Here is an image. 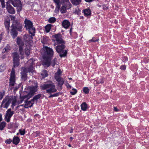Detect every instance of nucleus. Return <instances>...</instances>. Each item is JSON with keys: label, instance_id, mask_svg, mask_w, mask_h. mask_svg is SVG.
Masks as SVG:
<instances>
[{"label": "nucleus", "instance_id": "obj_4", "mask_svg": "<svg viewBox=\"0 0 149 149\" xmlns=\"http://www.w3.org/2000/svg\"><path fill=\"white\" fill-rule=\"evenodd\" d=\"M22 24L17 20L13 21L12 25L10 26V33L13 38L17 37L18 34L17 31L19 32L22 31Z\"/></svg>", "mask_w": 149, "mask_h": 149}, {"label": "nucleus", "instance_id": "obj_48", "mask_svg": "<svg viewBox=\"0 0 149 149\" xmlns=\"http://www.w3.org/2000/svg\"><path fill=\"white\" fill-rule=\"evenodd\" d=\"M127 57H124L122 58V61L124 62H125L127 61Z\"/></svg>", "mask_w": 149, "mask_h": 149}, {"label": "nucleus", "instance_id": "obj_2", "mask_svg": "<svg viewBox=\"0 0 149 149\" xmlns=\"http://www.w3.org/2000/svg\"><path fill=\"white\" fill-rule=\"evenodd\" d=\"M41 53L43 59V65L47 67L49 66L51 58L53 55V51L52 49L45 47L42 50Z\"/></svg>", "mask_w": 149, "mask_h": 149}, {"label": "nucleus", "instance_id": "obj_64", "mask_svg": "<svg viewBox=\"0 0 149 149\" xmlns=\"http://www.w3.org/2000/svg\"><path fill=\"white\" fill-rule=\"evenodd\" d=\"M72 130H71V131H70V133H72Z\"/></svg>", "mask_w": 149, "mask_h": 149}, {"label": "nucleus", "instance_id": "obj_16", "mask_svg": "<svg viewBox=\"0 0 149 149\" xmlns=\"http://www.w3.org/2000/svg\"><path fill=\"white\" fill-rule=\"evenodd\" d=\"M31 34V35H25L24 37V39L26 41L31 42H32V39H33V36H34L35 35V33H34V35L33 36L32 33H30Z\"/></svg>", "mask_w": 149, "mask_h": 149}, {"label": "nucleus", "instance_id": "obj_20", "mask_svg": "<svg viewBox=\"0 0 149 149\" xmlns=\"http://www.w3.org/2000/svg\"><path fill=\"white\" fill-rule=\"evenodd\" d=\"M20 141L19 138L17 136H15L13 140V144L17 145Z\"/></svg>", "mask_w": 149, "mask_h": 149}, {"label": "nucleus", "instance_id": "obj_45", "mask_svg": "<svg viewBox=\"0 0 149 149\" xmlns=\"http://www.w3.org/2000/svg\"><path fill=\"white\" fill-rule=\"evenodd\" d=\"M11 142L12 140L10 139H7L5 141V143L8 144H10L11 143Z\"/></svg>", "mask_w": 149, "mask_h": 149}, {"label": "nucleus", "instance_id": "obj_3", "mask_svg": "<svg viewBox=\"0 0 149 149\" xmlns=\"http://www.w3.org/2000/svg\"><path fill=\"white\" fill-rule=\"evenodd\" d=\"M12 4L14 7H16L18 11H20L22 9V4L20 0H8L6 2V8L8 12L11 14H14L15 10L10 4Z\"/></svg>", "mask_w": 149, "mask_h": 149}, {"label": "nucleus", "instance_id": "obj_24", "mask_svg": "<svg viewBox=\"0 0 149 149\" xmlns=\"http://www.w3.org/2000/svg\"><path fill=\"white\" fill-rule=\"evenodd\" d=\"M41 75L42 77V78H45L47 77L48 74L47 71L45 70H43L41 73Z\"/></svg>", "mask_w": 149, "mask_h": 149}, {"label": "nucleus", "instance_id": "obj_36", "mask_svg": "<svg viewBox=\"0 0 149 149\" xmlns=\"http://www.w3.org/2000/svg\"><path fill=\"white\" fill-rule=\"evenodd\" d=\"M25 54L26 55L28 56L30 54V50L27 47H26V48H25Z\"/></svg>", "mask_w": 149, "mask_h": 149}, {"label": "nucleus", "instance_id": "obj_25", "mask_svg": "<svg viewBox=\"0 0 149 149\" xmlns=\"http://www.w3.org/2000/svg\"><path fill=\"white\" fill-rule=\"evenodd\" d=\"M6 123L4 121H3L0 123V130H3L6 127Z\"/></svg>", "mask_w": 149, "mask_h": 149}, {"label": "nucleus", "instance_id": "obj_33", "mask_svg": "<svg viewBox=\"0 0 149 149\" xmlns=\"http://www.w3.org/2000/svg\"><path fill=\"white\" fill-rule=\"evenodd\" d=\"M5 95V91L4 90H2L0 92V100H1L3 98Z\"/></svg>", "mask_w": 149, "mask_h": 149}, {"label": "nucleus", "instance_id": "obj_57", "mask_svg": "<svg viewBox=\"0 0 149 149\" xmlns=\"http://www.w3.org/2000/svg\"><path fill=\"white\" fill-rule=\"evenodd\" d=\"M19 88V86H16V87L15 89V90H17L18 88Z\"/></svg>", "mask_w": 149, "mask_h": 149}, {"label": "nucleus", "instance_id": "obj_43", "mask_svg": "<svg viewBox=\"0 0 149 149\" xmlns=\"http://www.w3.org/2000/svg\"><path fill=\"white\" fill-rule=\"evenodd\" d=\"M99 40V39H97L96 40H95V38L93 37L92 38V39L90 40L89 41V42L90 43L91 42H95L96 41H98Z\"/></svg>", "mask_w": 149, "mask_h": 149}, {"label": "nucleus", "instance_id": "obj_44", "mask_svg": "<svg viewBox=\"0 0 149 149\" xmlns=\"http://www.w3.org/2000/svg\"><path fill=\"white\" fill-rule=\"evenodd\" d=\"M19 131L21 135H24L25 134V132L24 130L22 131L21 130H19Z\"/></svg>", "mask_w": 149, "mask_h": 149}, {"label": "nucleus", "instance_id": "obj_6", "mask_svg": "<svg viewBox=\"0 0 149 149\" xmlns=\"http://www.w3.org/2000/svg\"><path fill=\"white\" fill-rule=\"evenodd\" d=\"M40 89L42 90H46V93L49 94L55 92L57 90L55 86L52 82L45 83L40 86Z\"/></svg>", "mask_w": 149, "mask_h": 149}, {"label": "nucleus", "instance_id": "obj_19", "mask_svg": "<svg viewBox=\"0 0 149 149\" xmlns=\"http://www.w3.org/2000/svg\"><path fill=\"white\" fill-rule=\"evenodd\" d=\"M10 21L9 20L6 21L4 22L5 26L6 28V29L8 33H9L10 31Z\"/></svg>", "mask_w": 149, "mask_h": 149}, {"label": "nucleus", "instance_id": "obj_28", "mask_svg": "<svg viewBox=\"0 0 149 149\" xmlns=\"http://www.w3.org/2000/svg\"><path fill=\"white\" fill-rule=\"evenodd\" d=\"M52 25L51 24H48L45 27L46 31L48 33L49 32L51 29Z\"/></svg>", "mask_w": 149, "mask_h": 149}, {"label": "nucleus", "instance_id": "obj_7", "mask_svg": "<svg viewBox=\"0 0 149 149\" xmlns=\"http://www.w3.org/2000/svg\"><path fill=\"white\" fill-rule=\"evenodd\" d=\"M24 28L28 31L29 33H32L33 36L35 33L36 29L34 27L33 22L30 20L26 18L24 21Z\"/></svg>", "mask_w": 149, "mask_h": 149}, {"label": "nucleus", "instance_id": "obj_34", "mask_svg": "<svg viewBox=\"0 0 149 149\" xmlns=\"http://www.w3.org/2000/svg\"><path fill=\"white\" fill-rule=\"evenodd\" d=\"M4 49H5V51L6 52H9L10 50V47L8 44H7L6 46L4 47Z\"/></svg>", "mask_w": 149, "mask_h": 149}, {"label": "nucleus", "instance_id": "obj_56", "mask_svg": "<svg viewBox=\"0 0 149 149\" xmlns=\"http://www.w3.org/2000/svg\"><path fill=\"white\" fill-rule=\"evenodd\" d=\"M93 0H85L86 2H90L92 1Z\"/></svg>", "mask_w": 149, "mask_h": 149}, {"label": "nucleus", "instance_id": "obj_52", "mask_svg": "<svg viewBox=\"0 0 149 149\" xmlns=\"http://www.w3.org/2000/svg\"><path fill=\"white\" fill-rule=\"evenodd\" d=\"M11 110V109L10 108L8 109L7 111H6V113H9V112H12Z\"/></svg>", "mask_w": 149, "mask_h": 149}, {"label": "nucleus", "instance_id": "obj_47", "mask_svg": "<svg viewBox=\"0 0 149 149\" xmlns=\"http://www.w3.org/2000/svg\"><path fill=\"white\" fill-rule=\"evenodd\" d=\"M126 68V66L125 65H122L120 66V69L121 70H125Z\"/></svg>", "mask_w": 149, "mask_h": 149}, {"label": "nucleus", "instance_id": "obj_35", "mask_svg": "<svg viewBox=\"0 0 149 149\" xmlns=\"http://www.w3.org/2000/svg\"><path fill=\"white\" fill-rule=\"evenodd\" d=\"M6 69V67L3 65H0V72H3Z\"/></svg>", "mask_w": 149, "mask_h": 149}, {"label": "nucleus", "instance_id": "obj_30", "mask_svg": "<svg viewBox=\"0 0 149 149\" xmlns=\"http://www.w3.org/2000/svg\"><path fill=\"white\" fill-rule=\"evenodd\" d=\"M63 5L65 6V7L66 8L67 10L69 9L71 7V4H70V2H68L66 3H65V4H64Z\"/></svg>", "mask_w": 149, "mask_h": 149}, {"label": "nucleus", "instance_id": "obj_18", "mask_svg": "<svg viewBox=\"0 0 149 149\" xmlns=\"http://www.w3.org/2000/svg\"><path fill=\"white\" fill-rule=\"evenodd\" d=\"M11 55L13 58V60H20L19 55L17 52L12 53Z\"/></svg>", "mask_w": 149, "mask_h": 149}, {"label": "nucleus", "instance_id": "obj_50", "mask_svg": "<svg viewBox=\"0 0 149 149\" xmlns=\"http://www.w3.org/2000/svg\"><path fill=\"white\" fill-rule=\"evenodd\" d=\"M58 93H55V94H54L53 95H52V96H53V97H56V96H57L58 95Z\"/></svg>", "mask_w": 149, "mask_h": 149}, {"label": "nucleus", "instance_id": "obj_10", "mask_svg": "<svg viewBox=\"0 0 149 149\" xmlns=\"http://www.w3.org/2000/svg\"><path fill=\"white\" fill-rule=\"evenodd\" d=\"M11 102V100L8 97H5L3 99L1 104L0 106V107H3L4 108L7 109L9 105Z\"/></svg>", "mask_w": 149, "mask_h": 149}, {"label": "nucleus", "instance_id": "obj_46", "mask_svg": "<svg viewBox=\"0 0 149 149\" xmlns=\"http://www.w3.org/2000/svg\"><path fill=\"white\" fill-rule=\"evenodd\" d=\"M61 74V70L60 69H58L56 73H55V75L57 76H59L58 75Z\"/></svg>", "mask_w": 149, "mask_h": 149}, {"label": "nucleus", "instance_id": "obj_23", "mask_svg": "<svg viewBox=\"0 0 149 149\" xmlns=\"http://www.w3.org/2000/svg\"><path fill=\"white\" fill-rule=\"evenodd\" d=\"M81 0H71V2L73 5L77 6L81 3Z\"/></svg>", "mask_w": 149, "mask_h": 149}, {"label": "nucleus", "instance_id": "obj_12", "mask_svg": "<svg viewBox=\"0 0 149 149\" xmlns=\"http://www.w3.org/2000/svg\"><path fill=\"white\" fill-rule=\"evenodd\" d=\"M28 65L27 67V71L28 72H33L34 71V63L31 60H29L28 62Z\"/></svg>", "mask_w": 149, "mask_h": 149}, {"label": "nucleus", "instance_id": "obj_61", "mask_svg": "<svg viewBox=\"0 0 149 149\" xmlns=\"http://www.w3.org/2000/svg\"><path fill=\"white\" fill-rule=\"evenodd\" d=\"M72 28H71L70 30V32L71 33L72 31Z\"/></svg>", "mask_w": 149, "mask_h": 149}, {"label": "nucleus", "instance_id": "obj_22", "mask_svg": "<svg viewBox=\"0 0 149 149\" xmlns=\"http://www.w3.org/2000/svg\"><path fill=\"white\" fill-rule=\"evenodd\" d=\"M84 15L86 16L90 15L91 14L90 10L88 8L84 10Z\"/></svg>", "mask_w": 149, "mask_h": 149}, {"label": "nucleus", "instance_id": "obj_51", "mask_svg": "<svg viewBox=\"0 0 149 149\" xmlns=\"http://www.w3.org/2000/svg\"><path fill=\"white\" fill-rule=\"evenodd\" d=\"M66 85L68 88H71V85H69V84L68 83H66Z\"/></svg>", "mask_w": 149, "mask_h": 149}, {"label": "nucleus", "instance_id": "obj_60", "mask_svg": "<svg viewBox=\"0 0 149 149\" xmlns=\"http://www.w3.org/2000/svg\"><path fill=\"white\" fill-rule=\"evenodd\" d=\"M0 118H2V114L1 113L0 114Z\"/></svg>", "mask_w": 149, "mask_h": 149}, {"label": "nucleus", "instance_id": "obj_9", "mask_svg": "<svg viewBox=\"0 0 149 149\" xmlns=\"http://www.w3.org/2000/svg\"><path fill=\"white\" fill-rule=\"evenodd\" d=\"M17 43L19 45V52L21 56V59H23L24 58V52L23 50V46L24 44L22 43L20 40H17Z\"/></svg>", "mask_w": 149, "mask_h": 149}, {"label": "nucleus", "instance_id": "obj_63", "mask_svg": "<svg viewBox=\"0 0 149 149\" xmlns=\"http://www.w3.org/2000/svg\"><path fill=\"white\" fill-rule=\"evenodd\" d=\"M69 79H70V80H72V78H69Z\"/></svg>", "mask_w": 149, "mask_h": 149}, {"label": "nucleus", "instance_id": "obj_5", "mask_svg": "<svg viewBox=\"0 0 149 149\" xmlns=\"http://www.w3.org/2000/svg\"><path fill=\"white\" fill-rule=\"evenodd\" d=\"M32 83L33 84L34 86H33L32 85L30 87V91L29 93L26 95L20 97L21 103H22L25 98H27V99H29L34 95V93L37 91V88L38 87L37 82L34 81H32Z\"/></svg>", "mask_w": 149, "mask_h": 149}, {"label": "nucleus", "instance_id": "obj_53", "mask_svg": "<svg viewBox=\"0 0 149 149\" xmlns=\"http://www.w3.org/2000/svg\"><path fill=\"white\" fill-rule=\"evenodd\" d=\"M114 110L115 111H118V109H117L116 107H114Z\"/></svg>", "mask_w": 149, "mask_h": 149}, {"label": "nucleus", "instance_id": "obj_58", "mask_svg": "<svg viewBox=\"0 0 149 149\" xmlns=\"http://www.w3.org/2000/svg\"><path fill=\"white\" fill-rule=\"evenodd\" d=\"M53 97V96H52V95H50L49 97V98H51V97Z\"/></svg>", "mask_w": 149, "mask_h": 149}, {"label": "nucleus", "instance_id": "obj_26", "mask_svg": "<svg viewBox=\"0 0 149 149\" xmlns=\"http://www.w3.org/2000/svg\"><path fill=\"white\" fill-rule=\"evenodd\" d=\"M19 61L20 60H13V68H15L17 67L19 65Z\"/></svg>", "mask_w": 149, "mask_h": 149}, {"label": "nucleus", "instance_id": "obj_13", "mask_svg": "<svg viewBox=\"0 0 149 149\" xmlns=\"http://www.w3.org/2000/svg\"><path fill=\"white\" fill-rule=\"evenodd\" d=\"M55 78L56 80L58 82V85L59 87H60V88L61 89L62 87V86L64 84V81L63 79L59 76H55Z\"/></svg>", "mask_w": 149, "mask_h": 149}, {"label": "nucleus", "instance_id": "obj_39", "mask_svg": "<svg viewBox=\"0 0 149 149\" xmlns=\"http://www.w3.org/2000/svg\"><path fill=\"white\" fill-rule=\"evenodd\" d=\"M83 91L86 94H88V93L89 90L88 88L87 87H84L83 88Z\"/></svg>", "mask_w": 149, "mask_h": 149}, {"label": "nucleus", "instance_id": "obj_15", "mask_svg": "<svg viewBox=\"0 0 149 149\" xmlns=\"http://www.w3.org/2000/svg\"><path fill=\"white\" fill-rule=\"evenodd\" d=\"M26 100H25V104L24 105V107L25 108H28L29 107H31L33 105L34 103V102L31 101H31H28L27 100H28L27 98H25Z\"/></svg>", "mask_w": 149, "mask_h": 149}, {"label": "nucleus", "instance_id": "obj_55", "mask_svg": "<svg viewBox=\"0 0 149 149\" xmlns=\"http://www.w3.org/2000/svg\"><path fill=\"white\" fill-rule=\"evenodd\" d=\"M6 52V51H5V49H4V48L2 50V53H5V52Z\"/></svg>", "mask_w": 149, "mask_h": 149}, {"label": "nucleus", "instance_id": "obj_54", "mask_svg": "<svg viewBox=\"0 0 149 149\" xmlns=\"http://www.w3.org/2000/svg\"><path fill=\"white\" fill-rule=\"evenodd\" d=\"M15 105V102H12V105L11 106H14Z\"/></svg>", "mask_w": 149, "mask_h": 149}, {"label": "nucleus", "instance_id": "obj_32", "mask_svg": "<svg viewBox=\"0 0 149 149\" xmlns=\"http://www.w3.org/2000/svg\"><path fill=\"white\" fill-rule=\"evenodd\" d=\"M66 10H67V9L65 7V6L63 5L61 9L60 12L62 13H65Z\"/></svg>", "mask_w": 149, "mask_h": 149}, {"label": "nucleus", "instance_id": "obj_27", "mask_svg": "<svg viewBox=\"0 0 149 149\" xmlns=\"http://www.w3.org/2000/svg\"><path fill=\"white\" fill-rule=\"evenodd\" d=\"M54 2L56 4V6L58 9H59L61 7V3L60 0H53Z\"/></svg>", "mask_w": 149, "mask_h": 149}, {"label": "nucleus", "instance_id": "obj_17", "mask_svg": "<svg viewBox=\"0 0 149 149\" xmlns=\"http://www.w3.org/2000/svg\"><path fill=\"white\" fill-rule=\"evenodd\" d=\"M63 26L65 29H67L70 26V22L68 20H64L62 22Z\"/></svg>", "mask_w": 149, "mask_h": 149}, {"label": "nucleus", "instance_id": "obj_37", "mask_svg": "<svg viewBox=\"0 0 149 149\" xmlns=\"http://www.w3.org/2000/svg\"><path fill=\"white\" fill-rule=\"evenodd\" d=\"M77 92V90L73 88L72 89L71 91H70V93L72 95H74Z\"/></svg>", "mask_w": 149, "mask_h": 149}, {"label": "nucleus", "instance_id": "obj_38", "mask_svg": "<svg viewBox=\"0 0 149 149\" xmlns=\"http://www.w3.org/2000/svg\"><path fill=\"white\" fill-rule=\"evenodd\" d=\"M56 60H57L56 58H54V59L52 61L51 65L53 67H54L56 64Z\"/></svg>", "mask_w": 149, "mask_h": 149}, {"label": "nucleus", "instance_id": "obj_31", "mask_svg": "<svg viewBox=\"0 0 149 149\" xmlns=\"http://www.w3.org/2000/svg\"><path fill=\"white\" fill-rule=\"evenodd\" d=\"M56 19L55 18L52 17L48 19V22L49 23H52L56 21Z\"/></svg>", "mask_w": 149, "mask_h": 149}, {"label": "nucleus", "instance_id": "obj_29", "mask_svg": "<svg viewBox=\"0 0 149 149\" xmlns=\"http://www.w3.org/2000/svg\"><path fill=\"white\" fill-rule=\"evenodd\" d=\"M41 94H39L37 95H36L33 98L31 99V101L32 102H34L35 100H37L38 99H39L40 97H41Z\"/></svg>", "mask_w": 149, "mask_h": 149}, {"label": "nucleus", "instance_id": "obj_21", "mask_svg": "<svg viewBox=\"0 0 149 149\" xmlns=\"http://www.w3.org/2000/svg\"><path fill=\"white\" fill-rule=\"evenodd\" d=\"M81 109L83 111H85L86 110L88 107L87 104L86 102H83L81 105Z\"/></svg>", "mask_w": 149, "mask_h": 149}, {"label": "nucleus", "instance_id": "obj_11", "mask_svg": "<svg viewBox=\"0 0 149 149\" xmlns=\"http://www.w3.org/2000/svg\"><path fill=\"white\" fill-rule=\"evenodd\" d=\"M27 68L25 67H22L21 68V79L22 81H26L27 78Z\"/></svg>", "mask_w": 149, "mask_h": 149}, {"label": "nucleus", "instance_id": "obj_8", "mask_svg": "<svg viewBox=\"0 0 149 149\" xmlns=\"http://www.w3.org/2000/svg\"><path fill=\"white\" fill-rule=\"evenodd\" d=\"M15 70L14 68H12L10 73V77L9 79V86H14L16 83L15 82Z\"/></svg>", "mask_w": 149, "mask_h": 149}, {"label": "nucleus", "instance_id": "obj_42", "mask_svg": "<svg viewBox=\"0 0 149 149\" xmlns=\"http://www.w3.org/2000/svg\"><path fill=\"white\" fill-rule=\"evenodd\" d=\"M68 2H69L68 0H61V3L60 2L61 4H62L63 5L65 4V3H68Z\"/></svg>", "mask_w": 149, "mask_h": 149}, {"label": "nucleus", "instance_id": "obj_49", "mask_svg": "<svg viewBox=\"0 0 149 149\" xmlns=\"http://www.w3.org/2000/svg\"><path fill=\"white\" fill-rule=\"evenodd\" d=\"M6 58V56L5 54H4L2 56L0 59V60H3Z\"/></svg>", "mask_w": 149, "mask_h": 149}, {"label": "nucleus", "instance_id": "obj_59", "mask_svg": "<svg viewBox=\"0 0 149 149\" xmlns=\"http://www.w3.org/2000/svg\"><path fill=\"white\" fill-rule=\"evenodd\" d=\"M73 139V138L72 137H70V139L71 140H72Z\"/></svg>", "mask_w": 149, "mask_h": 149}, {"label": "nucleus", "instance_id": "obj_41", "mask_svg": "<svg viewBox=\"0 0 149 149\" xmlns=\"http://www.w3.org/2000/svg\"><path fill=\"white\" fill-rule=\"evenodd\" d=\"M48 38L47 37H43V40L42 41V42L43 44H45L46 42V41L48 40Z\"/></svg>", "mask_w": 149, "mask_h": 149}, {"label": "nucleus", "instance_id": "obj_62", "mask_svg": "<svg viewBox=\"0 0 149 149\" xmlns=\"http://www.w3.org/2000/svg\"><path fill=\"white\" fill-rule=\"evenodd\" d=\"M68 146L70 147H71V145L70 144H69L68 145Z\"/></svg>", "mask_w": 149, "mask_h": 149}, {"label": "nucleus", "instance_id": "obj_14", "mask_svg": "<svg viewBox=\"0 0 149 149\" xmlns=\"http://www.w3.org/2000/svg\"><path fill=\"white\" fill-rule=\"evenodd\" d=\"M14 113V111H12V112L9 113H6L5 116V118L7 122H9L10 121V119Z\"/></svg>", "mask_w": 149, "mask_h": 149}, {"label": "nucleus", "instance_id": "obj_1", "mask_svg": "<svg viewBox=\"0 0 149 149\" xmlns=\"http://www.w3.org/2000/svg\"><path fill=\"white\" fill-rule=\"evenodd\" d=\"M53 36L54 38L52 40L54 42V45H57L56 47V52L59 54V56L61 58L66 56L67 51L64 49L65 47V42L62 39L61 35L58 33L54 35Z\"/></svg>", "mask_w": 149, "mask_h": 149}, {"label": "nucleus", "instance_id": "obj_40", "mask_svg": "<svg viewBox=\"0 0 149 149\" xmlns=\"http://www.w3.org/2000/svg\"><path fill=\"white\" fill-rule=\"evenodd\" d=\"M0 1L1 2V3L2 7L3 8H4L5 6L4 2V0H0Z\"/></svg>", "mask_w": 149, "mask_h": 149}]
</instances>
